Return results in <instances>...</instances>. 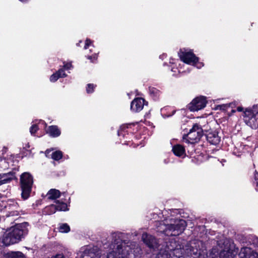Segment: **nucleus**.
Listing matches in <instances>:
<instances>
[{"label": "nucleus", "instance_id": "2eb2a0df", "mask_svg": "<svg viewBox=\"0 0 258 258\" xmlns=\"http://www.w3.org/2000/svg\"><path fill=\"white\" fill-rule=\"evenodd\" d=\"M239 255L241 258H258V253L249 247L242 248Z\"/></svg>", "mask_w": 258, "mask_h": 258}, {"label": "nucleus", "instance_id": "bb28decb", "mask_svg": "<svg viewBox=\"0 0 258 258\" xmlns=\"http://www.w3.org/2000/svg\"><path fill=\"white\" fill-rule=\"evenodd\" d=\"M150 93L153 96H158L159 95V91L158 90L155 88H151L149 89Z\"/></svg>", "mask_w": 258, "mask_h": 258}, {"label": "nucleus", "instance_id": "f257e3e1", "mask_svg": "<svg viewBox=\"0 0 258 258\" xmlns=\"http://www.w3.org/2000/svg\"><path fill=\"white\" fill-rule=\"evenodd\" d=\"M121 236L122 234L119 233L112 234L113 250L107 254V258H129L130 252H132L133 247L136 246V243L122 241Z\"/></svg>", "mask_w": 258, "mask_h": 258}, {"label": "nucleus", "instance_id": "f704fd0d", "mask_svg": "<svg viewBox=\"0 0 258 258\" xmlns=\"http://www.w3.org/2000/svg\"><path fill=\"white\" fill-rule=\"evenodd\" d=\"M237 110L239 112H241L243 110V108L242 107H238Z\"/></svg>", "mask_w": 258, "mask_h": 258}, {"label": "nucleus", "instance_id": "473e14b6", "mask_svg": "<svg viewBox=\"0 0 258 258\" xmlns=\"http://www.w3.org/2000/svg\"><path fill=\"white\" fill-rule=\"evenodd\" d=\"M71 67L72 64L71 63H67L66 64L64 65V68L67 70L69 69Z\"/></svg>", "mask_w": 258, "mask_h": 258}, {"label": "nucleus", "instance_id": "aec40b11", "mask_svg": "<svg viewBox=\"0 0 258 258\" xmlns=\"http://www.w3.org/2000/svg\"><path fill=\"white\" fill-rule=\"evenodd\" d=\"M60 195V191L56 189H51L47 194L48 198L51 200H55L59 198Z\"/></svg>", "mask_w": 258, "mask_h": 258}, {"label": "nucleus", "instance_id": "9b49d317", "mask_svg": "<svg viewBox=\"0 0 258 258\" xmlns=\"http://www.w3.org/2000/svg\"><path fill=\"white\" fill-rule=\"evenodd\" d=\"M14 207L15 210L8 211V213L6 215V218L8 221H15L17 220L20 217V214L19 211V206L16 202H13L12 204H10L7 208L8 210H12V208Z\"/></svg>", "mask_w": 258, "mask_h": 258}, {"label": "nucleus", "instance_id": "c756f323", "mask_svg": "<svg viewBox=\"0 0 258 258\" xmlns=\"http://www.w3.org/2000/svg\"><path fill=\"white\" fill-rule=\"evenodd\" d=\"M56 73L57 74L59 78L65 77L67 76L64 72V70L62 69L59 70Z\"/></svg>", "mask_w": 258, "mask_h": 258}, {"label": "nucleus", "instance_id": "4468645a", "mask_svg": "<svg viewBox=\"0 0 258 258\" xmlns=\"http://www.w3.org/2000/svg\"><path fill=\"white\" fill-rule=\"evenodd\" d=\"M145 104V100L142 98H137L132 101L131 104V109L135 112L141 111Z\"/></svg>", "mask_w": 258, "mask_h": 258}, {"label": "nucleus", "instance_id": "6ab92c4d", "mask_svg": "<svg viewBox=\"0 0 258 258\" xmlns=\"http://www.w3.org/2000/svg\"><path fill=\"white\" fill-rule=\"evenodd\" d=\"M172 151L177 156H181L185 154L184 148L180 145H176L173 147Z\"/></svg>", "mask_w": 258, "mask_h": 258}, {"label": "nucleus", "instance_id": "39448f33", "mask_svg": "<svg viewBox=\"0 0 258 258\" xmlns=\"http://www.w3.org/2000/svg\"><path fill=\"white\" fill-rule=\"evenodd\" d=\"M244 120L252 128L258 126V106L254 105L252 108H247L244 112Z\"/></svg>", "mask_w": 258, "mask_h": 258}, {"label": "nucleus", "instance_id": "412c9836", "mask_svg": "<svg viewBox=\"0 0 258 258\" xmlns=\"http://www.w3.org/2000/svg\"><path fill=\"white\" fill-rule=\"evenodd\" d=\"M6 258H25V257L21 252L11 251L7 253Z\"/></svg>", "mask_w": 258, "mask_h": 258}, {"label": "nucleus", "instance_id": "7ed1b4c3", "mask_svg": "<svg viewBox=\"0 0 258 258\" xmlns=\"http://www.w3.org/2000/svg\"><path fill=\"white\" fill-rule=\"evenodd\" d=\"M186 226V223L183 219H171L167 224H161L160 230H162L167 236H177L182 233Z\"/></svg>", "mask_w": 258, "mask_h": 258}, {"label": "nucleus", "instance_id": "393cba45", "mask_svg": "<svg viewBox=\"0 0 258 258\" xmlns=\"http://www.w3.org/2000/svg\"><path fill=\"white\" fill-rule=\"evenodd\" d=\"M234 105V104L233 103L219 105L217 106V108H219L220 110H226L228 107H233V105Z\"/></svg>", "mask_w": 258, "mask_h": 258}, {"label": "nucleus", "instance_id": "dca6fc26", "mask_svg": "<svg viewBox=\"0 0 258 258\" xmlns=\"http://www.w3.org/2000/svg\"><path fill=\"white\" fill-rule=\"evenodd\" d=\"M207 140L210 144L216 145L220 142V137L217 132H211L207 135Z\"/></svg>", "mask_w": 258, "mask_h": 258}, {"label": "nucleus", "instance_id": "f8f14e48", "mask_svg": "<svg viewBox=\"0 0 258 258\" xmlns=\"http://www.w3.org/2000/svg\"><path fill=\"white\" fill-rule=\"evenodd\" d=\"M55 204H52L45 208V212L47 214L51 215L54 213L56 211H66L67 209V205L63 202H60L57 200L55 202Z\"/></svg>", "mask_w": 258, "mask_h": 258}, {"label": "nucleus", "instance_id": "c9c22d12", "mask_svg": "<svg viewBox=\"0 0 258 258\" xmlns=\"http://www.w3.org/2000/svg\"><path fill=\"white\" fill-rule=\"evenodd\" d=\"M12 208V210H15V208L14 207H13ZM11 210H9V211H11Z\"/></svg>", "mask_w": 258, "mask_h": 258}, {"label": "nucleus", "instance_id": "0eeeda50", "mask_svg": "<svg viewBox=\"0 0 258 258\" xmlns=\"http://www.w3.org/2000/svg\"><path fill=\"white\" fill-rule=\"evenodd\" d=\"M180 59L186 63L192 64L198 68H201L204 64L199 62V58L190 51H186L185 49H180L178 52Z\"/></svg>", "mask_w": 258, "mask_h": 258}, {"label": "nucleus", "instance_id": "1a4fd4ad", "mask_svg": "<svg viewBox=\"0 0 258 258\" xmlns=\"http://www.w3.org/2000/svg\"><path fill=\"white\" fill-rule=\"evenodd\" d=\"M101 253L97 246H88L81 254V258H100Z\"/></svg>", "mask_w": 258, "mask_h": 258}, {"label": "nucleus", "instance_id": "a878e982", "mask_svg": "<svg viewBox=\"0 0 258 258\" xmlns=\"http://www.w3.org/2000/svg\"><path fill=\"white\" fill-rule=\"evenodd\" d=\"M96 86L93 84H88L86 87V91L87 93H92L94 91V89Z\"/></svg>", "mask_w": 258, "mask_h": 258}, {"label": "nucleus", "instance_id": "ddd939ff", "mask_svg": "<svg viewBox=\"0 0 258 258\" xmlns=\"http://www.w3.org/2000/svg\"><path fill=\"white\" fill-rule=\"evenodd\" d=\"M142 239L144 242L149 247L153 249L159 248L156 239L152 235H148L147 233H143L142 235Z\"/></svg>", "mask_w": 258, "mask_h": 258}, {"label": "nucleus", "instance_id": "4be33fe9", "mask_svg": "<svg viewBox=\"0 0 258 258\" xmlns=\"http://www.w3.org/2000/svg\"><path fill=\"white\" fill-rule=\"evenodd\" d=\"M234 253L231 250H223L220 253V258H234Z\"/></svg>", "mask_w": 258, "mask_h": 258}, {"label": "nucleus", "instance_id": "2f4dec72", "mask_svg": "<svg viewBox=\"0 0 258 258\" xmlns=\"http://www.w3.org/2000/svg\"><path fill=\"white\" fill-rule=\"evenodd\" d=\"M91 43V41L90 39H86L84 48L85 49H87L88 46L90 45Z\"/></svg>", "mask_w": 258, "mask_h": 258}, {"label": "nucleus", "instance_id": "20e7f679", "mask_svg": "<svg viewBox=\"0 0 258 258\" xmlns=\"http://www.w3.org/2000/svg\"><path fill=\"white\" fill-rule=\"evenodd\" d=\"M20 182L22 198L24 200H26L29 197L32 190L33 176L29 173L25 172L21 175Z\"/></svg>", "mask_w": 258, "mask_h": 258}, {"label": "nucleus", "instance_id": "423d86ee", "mask_svg": "<svg viewBox=\"0 0 258 258\" xmlns=\"http://www.w3.org/2000/svg\"><path fill=\"white\" fill-rule=\"evenodd\" d=\"M202 136V128L200 125L196 123L193 125L188 133L183 136V139L187 143L194 144L199 141Z\"/></svg>", "mask_w": 258, "mask_h": 258}, {"label": "nucleus", "instance_id": "b1692460", "mask_svg": "<svg viewBox=\"0 0 258 258\" xmlns=\"http://www.w3.org/2000/svg\"><path fill=\"white\" fill-rule=\"evenodd\" d=\"M59 230L61 232H68L70 230V228L67 224H61L59 228Z\"/></svg>", "mask_w": 258, "mask_h": 258}, {"label": "nucleus", "instance_id": "9d476101", "mask_svg": "<svg viewBox=\"0 0 258 258\" xmlns=\"http://www.w3.org/2000/svg\"><path fill=\"white\" fill-rule=\"evenodd\" d=\"M206 103L205 98L197 97L189 104L188 108L191 111H197L204 108L206 106Z\"/></svg>", "mask_w": 258, "mask_h": 258}, {"label": "nucleus", "instance_id": "a211bd4d", "mask_svg": "<svg viewBox=\"0 0 258 258\" xmlns=\"http://www.w3.org/2000/svg\"><path fill=\"white\" fill-rule=\"evenodd\" d=\"M50 136L57 137L60 135V131L56 125L49 126L46 131Z\"/></svg>", "mask_w": 258, "mask_h": 258}, {"label": "nucleus", "instance_id": "6e6552de", "mask_svg": "<svg viewBox=\"0 0 258 258\" xmlns=\"http://www.w3.org/2000/svg\"><path fill=\"white\" fill-rule=\"evenodd\" d=\"M167 248L165 250L160 249V252L156 255L155 258H171V254L175 255L178 258L182 257L183 252L181 249L170 248L168 245H167Z\"/></svg>", "mask_w": 258, "mask_h": 258}, {"label": "nucleus", "instance_id": "f3484780", "mask_svg": "<svg viewBox=\"0 0 258 258\" xmlns=\"http://www.w3.org/2000/svg\"><path fill=\"white\" fill-rule=\"evenodd\" d=\"M15 178V173L12 172L0 174V179L3 184L9 183L12 180H14Z\"/></svg>", "mask_w": 258, "mask_h": 258}, {"label": "nucleus", "instance_id": "f03ea898", "mask_svg": "<svg viewBox=\"0 0 258 258\" xmlns=\"http://www.w3.org/2000/svg\"><path fill=\"white\" fill-rule=\"evenodd\" d=\"M27 233V230L23 229L22 225H17L6 231L2 238V242L6 246L18 243Z\"/></svg>", "mask_w": 258, "mask_h": 258}, {"label": "nucleus", "instance_id": "7c9ffc66", "mask_svg": "<svg viewBox=\"0 0 258 258\" xmlns=\"http://www.w3.org/2000/svg\"><path fill=\"white\" fill-rule=\"evenodd\" d=\"M257 172L256 171H255V174H254V183L256 184V190H258V175H257Z\"/></svg>", "mask_w": 258, "mask_h": 258}, {"label": "nucleus", "instance_id": "cd10ccee", "mask_svg": "<svg viewBox=\"0 0 258 258\" xmlns=\"http://www.w3.org/2000/svg\"><path fill=\"white\" fill-rule=\"evenodd\" d=\"M38 130V127L36 124L32 125L30 128L31 134L32 135H34V134Z\"/></svg>", "mask_w": 258, "mask_h": 258}, {"label": "nucleus", "instance_id": "c85d7f7f", "mask_svg": "<svg viewBox=\"0 0 258 258\" xmlns=\"http://www.w3.org/2000/svg\"><path fill=\"white\" fill-rule=\"evenodd\" d=\"M59 78L56 73L52 74L50 77V80L51 82H54L56 81Z\"/></svg>", "mask_w": 258, "mask_h": 258}, {"label": "nucleus", "instance_id": "5701e85b", "mask_svg": "<svg viewBox=\"0 0 258 258\" xmlns=\"http://www.w3.org/2000/svg\"><path fill=\"white\" fill-rule=\"evenodd\" d=\"M51 158L55 160H59L62 157V153L60 151H57L53 152L51 154Z\"/></svg>", "mask_w": 258, "mask_h": 258}, {"label": "nucleus", "instance_id": "72a5a7b5", "mask_svg": "<svg viewBox=\"0 0 258 258\" xmlns=\"http://www.w3.org/2000/svg\"><path fill=\"white\" fill-rule=\"evenodd\" d=\"M51 151L49 150H47L46 151H45V155L47 156V157H48L49 156V153H50Z\"/></svg>", "mask_w": 258, "mask_h": 258}]
</instances>
